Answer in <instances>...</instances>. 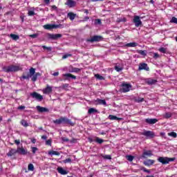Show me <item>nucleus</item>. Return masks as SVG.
<instances>
[{
  "label": "nucleus",
  "mask_w": 177,
  "mask_h": 177,
  "mask_svg": "<svg viewBox=\"0 0 177 177\" xmlns=\"http://www.w3.org/2000/svg\"><path fill=\"white\" fill-rule=\"evenodd\" d=\"M53 122L57 125H60V124H68L71 127H74V122H71V120L67 118V117H61L59 119L53 120Z\"/></svg>",
  "instance_id": "obj_1"
},
{
  "label": "nucleus",
  "mask_w": 177,
  "mask_h": 177,
  "mask_svg": "<svg viewBox=\"0 0 177 177\" xmlns=\"http://www.w3.org/2000/svg\"><path fill=\"white\" fill-rule=\"evenodd\" d=\"M31 77H32L31 80H32V82H35V81H37V80H38V76L37 75H35V68H30L29 74H28L27 75H22V78L24 80H28Z\"/></svg>",
  "instance_id": "obj_2"
},
{
  "label": "nucleus",
  "mask_w": 177,
  "mask_h": 177,
  "mask_svg": "<svg viewBox=\"0 0 177 177\" xmlns=\"http://www.w3.org/2000/svg\"><path fill=\"white\" fill-rule=\"evenodd\" d=\"M20 70H21L20 66L13 64L3 67V71H4V73H17V71H20Z\"/></svg>",
  "instance_id": "obj_3"
},
{
  "label": "nucleus",
  "mask_w": 177,
  "mask_h": 177,
  "mask_svg": "<svg viewBox=\"0 0 177 177\" xmlns=\"http://www.w3.org/2000/svg\"><path fill=\"white\" fill-rule=\"evenodd\" d=\"M176 160L175 158H168V157H159L158 158V161L161 162L163 165H166L167 164H169V162H172Z\"/></svg>",
  "instance_id": "obj_4"
},
{
  "label": "nucleus",
  "mask_w": 177,
  "mask_h": 177,
  "mask_svg": "<svg viewBox=\"0 0 177 177\" xmlns=\"http://www.w3.org/2000/svg\"><path fill=\"white\" fill-rule=\"evenodd\" d=\"M47 39H50L51 41H57L59 38H62L63 35L62 34H52L46 33Z\"/></svg>",
  "instance_id": "obj_5"
},
{
  "label": "nucleus",
  "mask_w": 177,
  "mask_h": 177,
  "mask_svg": "<svg viewBox=\"0 0 177 177\" xmlns=\"http://www.w3.org/2000/svg\"><path fill=\"white\" fill-rule=\"evenodd\" d=\"M141 135L145 136L147 139H153L156 137L154 131H144V132L141 133Z\"/></svg>",
  "instance_id": "obj_6"
},
{
  "label": "nucleus",
  "mask_w": 177,
  "mask_h": 177,
  "mask_svg": "<svg viewBox=\"0 0 177 177\" xmlns=\"http://www.w3.org/2000/svg\"><path fill=\"white\" fill-rule=\"evenodd\" d=\"M121 86L122 88V92L124 93H127V92H129V91H131V88H132V85H131V84H127L125 82H123L122 83Z\"/></svg>",
  "instance_id": "obj_7"
},
{
  "label": "nucleus",
  "mask_w": 177,
  "mask_h": 177,
  "mask_svg": "<svg viewBox=\"0 0 177 177\" xmlns=\"http://www.w3.org/2000/svg\"><path fill=\"white\" fill-rule=\"evenodd\" d=\"M103 41V37L100 35H94L91 39H87V42H100Z\"/></svg>",
  "instance_id": "obj_8"
},
{
  "label": "nucleus",
  "mask_w": 177,
  "mask_h": 177,
  "mask_svg": "<svg viewBox=\"0 0 177 177\" xmlns=\"http://www.w3.org/2000/svg\"><path fill=\"white\" fill-rule=\"evenodd\" d=\"M30 96L33 99H36V100H39V102H42V100H44V96H42L41 94L35 91H34L33 93H31Z\"/></svg>",
  "instance_id": "obj_9"
},
{
  "label": "nucleus",
  "mask_w": 177,
  "mask_h": 177,
  "mask_svg": "<svg viewBox=\"0 0 177 177\" xmlns=\"http://www.w3.org/2000/svg\"><path fill=\"white\" fill-rule=\"evenodd\" d=\"M133 23H134L136 27H140V26H142V21L140 20V17L138 15L134 16Z\"/></svg>",
  "instance_id": "obj_10"
},
{
  "label": "nucleus",
  "mask_w": 177,
  "mask_h": 177,
  "mask_svg": "<svg viewBox=\"0 0 177 177\" xmlns=\"http://www.w3.org/2000/svg\"><path fill=\"white\" fill-rule=\"evenodd\" d=\"M152 156H153V151L144 150L142 157V158H147V157H151Z\"/></svg>",
  "instance_id": "obj_11"
},
{
  "label": "nucleus",
  "mask_w": 177,
  "mask_h": 177,
  "mask_svg": "<svg viewBox=\"0 0 177 177\" xmlns=\"http://www.w3.org/2000/svg\"><path fill=\"white\" fill-rule=\"evenodd\" d=\"M138 70L140 71L142 70H145V71H150V68L147 66L146 63H140L139 64Z\"/></svg>",
  "instance_id": "obj_12"
},
{
  "label": "nucleus",
  "mask_w": 177,
  "mask_h": 177,
  "mask_svg": "<svg viewBox=\"0 0 177 177\" xmlns=\"http://www.w3.org/2000/svg\"><path fill=\"white\" fill-rule=\"evenodd\" d=\"M53 91V88L49 86V84H47L46 87L43 90V93L46 95H49V93H52Z\"/></svg>",
  "instance_id": "obj_13"
},
{
  "label": "nucleus",
  "mask_w": 177,
  "mask_h": 177,
  "mask_svg": "<svg viewBox=\"0 0 177 177\" xmlns=\"http://www.w3.org/2000/svg\"><path fill=\"white\" fill-rule=\"evenodd\" d=\"M36 109L39 113H49V109L39 105L36 106Z\"/></svg>",
  "instance_id": "obj_14"
},
{
  "label": "nucleus",
  "mask_w": 177,
  "mask_h": 177,
  "mask_svg": "<svg viewBox=\"0 0 177 177\" xmlns=\"http://www.w3.org/2000/svg\"><path fill=\"white\" fill-rule=\"evenodd\" d=\"M145 122L147 124H149V125H153L154 124H156V122H158V120L156 118H147L145 119Z\"/></svg>",
  "instance_id": "obj_15"
},
{
  "label": "nucleus",
  "mask_w": 177,
  "mask_h": 177,
  "mask_svg": "<svg viewBox=\"0 0 177 177\" xmlns=\"http://www.w3.org/2000/svg\"><path fill=\"white\" fill-rule=\"evenodd\" d=\"M94 103L96 106L99 104H102L103 106H106L107 104V102H106V100H100L97 98V100H94Z\"/></svg>",
  "instance_id": "obj_16"
},
{
  "label": "nucleus",
  "mask_w": 177,
  "mask_h": 177,
  "mask_svg": "<svg viewBox=\"0 0 177 177\" xmlns=\"http://www.w3.org/2000/svg\"><path fill=\"white\" fill-rule=\"evenodd\" d=\"M43 27L44 30H53V28H57L59 26L56 24H46Z\"/></svg>",
  "instance_id": "obj_17"
},
{
  "label": "nucleus",
  "mask_w": 177,
  "mask_h": 177,
  "mask_svg": "<svg viewBox=\"0 0 177 177\" xmlns=\"http://www.w3.org/2000/svg\"><path fill=\"white\" fill-rule=\"evenodd\" d=\"M154 162H156V160H151V159H147V160H145L143 162V164L144 165H145V167H150L153 165Z\"/></svg>",
  "instance_id": "obj_18"
},
{
  "label": "nucleus",
  "mask_w": 177,
  "mask_h": 177,
  "mask_svg": "<svg viewBox=\"0 0 177 177\" xmlns=\"http://www.w3.org/2000/svg\"><path fill=\"white\" fill-rule=\"evenodd\" d=\"M77 3L74 1L73 0H67L66 2L65 3V5L68 6V8H74L75 6Z\"/></svg>",
  "instance_id": "obj_19"
},
{
  "label": "nucleus",
  "mask_w": 177,
  "mask_h": 177,
  "mask_svg": "<svg viewBox=\"0 0 177 177\" xmlns=\"http://www.w3.org/2000/svg\"><path fill=\"white\" fill-rule=\"evenodd\" d=\"M64 77H65V80H70V78H71L72 80H76L77 79V76L71 74V73H66L63 75Z\"/></svg>",
  "instance_id": "obj_20"
},
{
  "label": "nucleus",
  "mask_w": 177,
  "mask_h": 177,
  "mask_svg": "<svg viewBox=\"0 0 177 177\" xmlns=\"http://www.w3.org/2000/svg\"><path fill=\"white\" fill-rule=\"evenodd\" d=\"M57 171L61 175H67L68 174V171L66 170H64V169H63V167H57Z\"/></svg>",
  "instance_id": "obj_21"
},
{
  "label": "nucleus",
  "mask_w": 177,
  "mask_h": 177,
  "mask_svg": "<svg viewBox=\"0 0 177 177\" xmlns=\"http://www.w3.org/2000/svg\"><path fill=\"white\" fill-rule=\"evenodd\" d=\"M17 152L19 153V154H22V156H26V154H27V151L23 147L18 148Z\"/></svg>",
  "instance_id": "obj_22"
},
{
  "label": "nucleus",
  "mask_w": 177,
  "mask_h": 177,
  "mask_svg": "<svg viewBox=\"0 0 177 177\" xmlns=\"http://www.w3.org/2000/svg\"><path fill=\"white\" fill-rule=\"evenodd\" d=\"M108 118L109 120H111V121H120V120H121V118L114 115H109Z\"/></svg>",
  "instance_id": "obj_23"
},
{
  "label": "nucleus",
  "mask_w": 177,
  "mask_h": 177,
  "mask_svg": "<svg viewBox=\"0 0 177 177\" xmlns=\"http://www.w3.org/2000/svg\"><path fill=\"white\" fill-rule=\"evenodd\" d=\"M138 46V43L136 42H131V43H128L124 46H127V48H136Z\"/></svg>",
  "instance_id": "obj_24"
},
{
  "label": "nucleus",
  "mask_w": 177,
  "mask_h": 177,
  "mask_svg": "<svg viewBox=\"0 0 177 177\" xmlns=\"http://www.w3.org/2000/svg\"><path fill=\"white\" fill-rule=\"evenodd\" d=\"M147 84L148 85H154L155 84H157V80L148 79L147 80Z\"/></svg>",
  "instance_id": "obj_25"
},
{
  "label": "nucleus",
  "mask_w": 177,
  "mask_h": 177,
  "mask_svg": "<svg viewBox=\"0 0 177 177\" xmlns=\"http://www.w3.org/2000/svg\"><path fill=\"white\" fill-rule=\"evenodd\" d=\"M77 16V14H74V12H68V17H69L70 20H71V21H73V20H74V19H75Z\"/></svg>",
  "instance_id": "obj_26"
},
{
  "label": "nucleus",
  "mask_w": 177,
  "mask_h": 177,
  "mask_svg": "<svg viewBox=\"0 0 177 177\" xmlns=\"http://www.w3.org/2000/svg\"><path fill=\"white\" fill-rule=\"evenodd\" d=\"M16 153H17V151H16V149H11L7 153V156H8V157H12V156H15Z\"/></svg>",
  "instance_id": "obj_27"
},
{
  "label": "nucleus",
  "mask_w": 177,
  "mask_h": 177,
  "mask_svg": "<svg viewBox=\"0 0 177 177\" xmlns=\"http://www.w3.org/2000/svg\"><path fill=\"white\" fill-rule=\"evenodd\" d=\"M48 154L50 156H60V153L56 151H49Z\"/></svg>",
  "instance_id": "obj_28"
},
{
  "label": "nucleus",
  "mask_w": 177,
  "mask_h": 177,
  "mask_svg": "<svg viewBox=\"0 0 177 177\" xmlns=\"http://www.w3.org/2000/svg\"><path fill=\"white\" fill-rule=\"evenodd\" d=\"M10 38H12V39H13L14 41H17V39H19L20 38V37H19V35H15V34H10Z\"/></svg>",
  "instance_id": "obj_29"
},
{
  "label": "nucleus",
  "mask_w": 177,
  "mask_h": 177,
  "mask_svg": "<svg viewBox=\"0 0 177 177\" xmlns=\"http://www.w3.org/2000/svg\"><path fill=\"white\" fill-rule=\"evenodd\" d=\"M163 117L168 120V118H171V117H172V113L171 112H167L163 115Z\"/></svg>",
  "instance_id": "obj_30"
},
{
  "label": "nucleus",
  "mask_w": 177,
  "mask_h": 177,
  "mask_svg": "<svg viewBox=\"0 0 177 177\" xmlns=\"http://www.w3.org/2000/svg\"><path fill=\"white\" fill-rule=\"evenodd\" d=\"M95 142H96V143H98L99 145H102V143H103L104 142V140L101 139L99 137H96Z\"/></svg>",
  "instance_id": "obj_31"
},
{
  "label": "nucleus",
  "mask_w": 177,
  "mask_h": 177,
  "mask_svg": "<svg viewBox=\"0 0 177 177\" xmlns=\"http://www.w3.org/2000/svg\"><path fill=\"white\" fill-rule=\"evenodd\" d=\"M88 114H93V113H98L97 109L90 108L88 111Z\"/></svg>",
  "instance_id": "obj_32"
},
{
  "label": "nucleus",
  "mask_w": 177,
  "mask_h": 177,
  "mask_svg": "<svg viewBox=\"0 0 177 177\" xmlns=\"http://www.w3.org/2000/svg\"><path fill=\"white\" fill-rule=\"evenodd\" d=\"M126 21H127V18L125 17H120V18H118L117 19L118 23H126Z\"/></svg>",
  "instance_id": "obj_33"
},
{
  "label": "nucleus",
  "mask_w": 177,
  "mask_h": 177,
  "mask_svg": "<svg viewBox=\"0 0 177 177\" xmlns=\"http://www.w3.org/2000/svg\"><path fill=\"white\" fill-rule=\"evenodd\" d=\"M126 158L127 160H128V161H130V162H132V161H133V159L135 158V156L132 155H127L126 156Z\"/></svg>",
  "instance_id": "obj_34"
},
{
  "label": "nucleus",
  "mask_w": 177,
  "mask_h": 177,
  "mask_svg": "<svg viewBox=\"0 0 177 177\" xmlns=\"http://www.w3.org/2000/svg\"><path fill=\"white\" fill-rule=\"evenodd\" d=\"M21 125H22L23 127H28V123L27 122V120H21L20 122Z\"/></svg>",
  "instance_id": "obj_35"
},
{
  "label": "nucleus",
  "mask_w": 177,
  "mask_h": 177,
  "mask_svg": "<svg viewBox=\"0 0 177 177\" xmlns=\"http://www.w3.org/2000/svg\"><path fill=\"white\" fill-rule=\"evenodd\" d=\"M95 77L97 80H100V81H103V80H104V77L100 75V74H95Z\"/></svg>",
  "instance_id": "obj_36"
},
{
  "label": "nucleus",
  "mask_w": 177,
  "mask_h": 177,
  "mask_svg": "<svg viewBox=\"0 0 177 177\" xmlns=\"http://www.w3.org/2000/svg\"><path fill=\"white\" fill-rule=\"evenodd\" d=\"M28 171H34V165H32V163H30L28 165Z\"/></svg>",
  "instance_id": "obj_37"
},
{
  "label": "nucleus",
  "mask_w": 177,
  "mask_h": 177,
  "mask_svg": "<svg viewBox=\"0 0 177 177\" xmlns=\"http://www.w3.org/2000/svg\"><path fill=\"white\" fill-rule=\"evenodd\" d=\"M137 52L139 53V55H141L142 56H146V50H138Z\"/></svg>",
  "instance_id": "obj_38"
},
{
  "label": "nucleus",
  "mask_w": 177,
  "mask_h": 177,
  "mask_svg": "<svg viewBox=\"0 0 177 177\" xmlns=\"http://www.w3.org/2000/svg\"><path fill=\"white\" fill-rule=\"evenodd\" d=\"M43 49L48 50V52H52V47H48L46 46H42Z\"/></svg>",
  "instance_id": "obj_39"
},
{
  "label": "nucleus",
  "mask_w": 177,
  "mask_h": 177,
  "mask_svg": "<svg viewBox=\"0 0 177 177\" xmlns=\"http://www.w3.org/2000/svg\"><path fill=\"white\" fill-rule=\"evenodd\" d=\"M168 136H171L172 138H176L177 134H176V133L172 131V132L169 133Z\"/></svg>",
  "instance_id": "obj_40"
},
{
  "label": "nucleus",
  "mask_w": 177,
  "mask_h": 177,
  "mask_svg": "<svg viewBox=\"0 0 177 177\" xmlns=\"http://www.w3.org/2000/svg\"><path fill=\"white\" fill-rule=\"evenodd\" d=\"M153 58L155 59V60L160 57V54H158V53H153Z\"/></svg>",
  "instance_id": "obj_41"
},
{
  "label": "nucleus",
  "mask_w": 177,
  "mask_h": 177,
  "mask_svg": "<svg viewBox=\"0 0 177 177\" xmlns=\"http://www.w3.org/2000/svg\"><path fill=\"white\" fill-rule=\"evenodd\" d=\"M159 52H161V53H167V49L164 47H161L158 49Z\"/></svg>",
  "instance_id": "obj_42"
},
{
  "label": "nucleus",
  "mask_w": 177,
  "mask_h": 177,
  "mask_svg": "<svg viewBox=\"0 0 177 177\" xmlns=\"http://www.w3.org/2000/svg\"><path fill=\"white\" fill-rule=\"evenodd\" d=\"M170 23H174V24H177V18L175 17H173L170 20Z\"/></svg>",
  "instance_id": "obj_43"
},
{
  "label": "nucleus",
  "mask_w": 177,
  "mask_h": 177,
  "mask_svg": "<svg viewBox=\"0 0 177 177\" xmlns=\"http://www.w3.org/2000/svg\"><path fill=\"white\" fill-rule=\"evenodd\" d=\"M31 150H32V153L33 154H35V153H37V151H38V149L35 147H32Z\"/></svg>",
  "instance_id": "obj_44"
},
{
  "label": "nucleus",
  "mask_w": 177,
  "mask_h": 177,
  "mask_svg": "<svg viewBox=\"0 0 177 177\" xmlns=\"http://www.w3.org/2000/svg\"><path fill=\"white\" fill-rule=\"evenodd\" d=\"M46 146H52V140L49 139L46 141Z\"/></svg>",
  "instance_id": "obj_45"
},
{
  "label": "nucleus",
  "mask_w": 177,
  "mask_h": 177,
  "mask_svg": "<svg viewBox=\"0 0 177 177\" xmlns=\"http://www.w3.org/2000/svg\"><path fill=\"white\" fill-rule=\"evenodd\" d=\"M136 102L138 103H140L142 102H145V98L143 97H138L137 100H136Z\"/></svg>",
  "instance_id": "obj_46"
},
{
  "label": "nucleus",
  "mask_w": 177,
  "mask_h": 177,
  "mask_svg": "<svg viewBox=\"0 0 177 177\" xmlns=\"http://www.w3.org/2000/svg\"><path fill=\"white\" fill-rule=\"evenodd\" d=\"M28 15V16H35V12L33 10H29Z\"/></svg>",
  "instance_id": "obj_47"
},
{
  "label": "nucleus",
  "mask_w": 177,
  "mask_h": 177,
  "mask_svg": "<svg viewBox=\"0 0 177 177\" xmlns=\"http://www.w3.org/2000/svg\"><path fill=\"white\" fill-rule=\"evenodd\" d=\"M73 56L72 54H65L62 56V59H67V57H71Z\"/></svg>",
  "instance_id": "obj_48"
},
{
  "label": "nucleus",
  "mask_w": 177,
  "mask_h": 177,
  "mask_svg": "<svg viewBox=\"0 0 177 177\" xmlns=\"http://www.w3.org/2000/svg\"><path fill=\"white\" fill-rule=\"evenodd\" d=\"M115 71H118V73H120V71H122V68L116 66H115Z\"/></svg>",
  "instance_id": "obj_49"
},
{
  "label": "nucleus",
  "mask_w": 177,
  "mask_h": 177,
  "mask_svg": "<svg viewBox=\"0 0 177 177\" xmlns=\"http://www.w3.org/2000/svg\"><path fill=\"white\" fill-rule=\"evenodd\" d=\"M103 158H104L105 160H111V156L106 155V156H103Z\"/></svg>",
  "instance_id": "obj_50"
},
{
  "label": "nucleus",
  "mask_w": 177,
  "mask_h": 177,
  "mask_svg": "<svg viewBox=\"0 0 177 177\" xmlns=\"http://www.w3.org/2000/svg\"><path fill=\"white\" fill-rule=\"evenodd\" d=\"M29 37L30 38H37L38 37V34L35 33V34L30 35Z\"/></svg>",
  "instance_id": "obj_51"
},
{
  "label": "nucleus",
  "mask_w": 177,
  "mask_h": 177,
  "mask_svg": "<svg viewBox=\"0 0 177 177\" xmlns=\"http://www.w3.org/2000/svg\"><path fill=\"white\" fill-rule=\"evenodd\" d=\"M73 71L74 73H80V71H81V69L78 68H73Z\"/></svg>",
  "instance_id": "obj_52"
},
{
  "label": "nucleus",
  "mask_w": 177,
  "mask_h": 177,
  "mask_svg": "<svg viewBox=\"0 0 177 177\" xmlns=\"http://www.w3.org/2000/svg\"><path fill=\"white\" fill-rule=\"evenodd\" d=\"M64 164H67V162H71V158H69L64 160Z\"/></svg>",
  "instance_id": "obj_53"
},
{
  "label": "nucleus",
  "mask_w": 177,
  "mask_h": 177,
  "mask_svg": "<svg viewBox=\"0 0 177 177\" xmlns=\"http://www.w3.org/2000/svg\"><path fill=\"white\" fill-rule=\"evenodd\" d=\"M142 171H143L144 172H147V174H150V170L146 169V167H143V168H142Z\"/></svg>",
  "instance_id": "obj_54"
},
{
  "label": "nucleus",
  "mask_w": 177,
  "mask_h": 177,
  "mask_svg": "<svg viewBox=\"0 0 177 177\" xmlns=\"http://www.w3.org/2000/svg\"><path fill=\"white\" fill-rule=\"evenodd\" d=\"M95 23L97 24H102V20H100V19H95Z\"/></svg>",
  "instance_id": "obj_55"
},
{
  "label": "nucleus",
  "mask_w": 177,
  "mask_h": 177,
  "mask_svg": "<svg viewBox=\"0 0 177 177\" xmlns=\"http://www.w3.org/2000/svg\"><path fill=\"white\" fill-rule=\"evenodd\" d=\"M66 88H68V84H64L62 85V89H66Z\"/></svg>",
  "instance_id": "obj_56"
},
{
  "label": "nucleus",
  "mask_w": 177,
  "mask_h": 177,
  "mask_svg": "<svg viewBox=\"0 0 177 177\" xmlns=\"http://www.w3.org/2000/svg\"><path fill=\"white\" fill-rule=\"evenodd\" d=\"M15 144L17 145V146H19V145H20V140H15Z\"/></svg>",
  "instance_id": "obj_57"
},
{
  "label": "nucleus",
  "mask_w": 177,
  "mask_h": 177,
  "mask_svg": "<svg viewBox=\"0 0 177 177\" xmlns=\"http://www.w3.org/2000/svg\"><path fill=\"white\" fill-rule=\"evenodd\" d=\"M24 109H26L25 106H19L18 107V110H24Z\"/></svg>",
  "instance_id": "obj_58"
},
{
  "label": "nucleus",
  "mask_w": 177,
  "mask_h": 177,
  "mask_svg": "<svg viewBox=\"0 0 177 177\" xmlns=\"http://www.w3.org/2000/svg\"><path fill=\"white\" fill-rule=\"evenodd\" d=\"M31 142H32V143H33V145H35V143H37V139L31 138Z\"/></svg>",
  "instance_id": "obj_59"
},
{
  "label": "nucleus",
  "mask_w": 177,
  "mask_h": 177,
  "mask_svg": "<svg viewBox=\"0 0 177 177\" xmlns=\"http://www.w3.org/2000/svg\"><path fill=\"white\" fill-rule=\"evenodd\" d=\"M52 9H53V10H57V7L56 6H52Z\"/></svg>",
  "instance_id": "obj_60"
},
{
  "label": "nucleus",
  "mask_w": 177,
  "mask_h": 177,
  "mask_svg": "<svg viewBox=\"0 0 177 177\" xmlns=\"http://www.w3.org/2000/svg\"><path fill=\"white\" fill-rule=\"evenodd\" d=\"M41 139H43L44 140H46V139H48V137L46 136H42Z\"/></svg>",
  "instance_id": "obj_61"
},
{
  "label": "nucleus",
  "mask_w": 177,
  "mask_h": 177,
  "mask_svg": "<svg viewBox=\"0 0 177 177\" xmlns=\"http://www.w3.org/2000/svg\"><path fill=\"white\" fill-rule=\"evenodd\" d=\"M53 75H54V77H57V75H59V72H55Z\"/></svg>",
  "instance_id": "obj_62"
},
{
  "label": "nucleus",
  "mask_w": 177,
  "mask_h": 177,
  "mask_svg": "<svg viewBox=\"0 0 177 177\" xmlns=\"http://www.w3.org/2000/svg\"><path fill=\"white\" fill-rule=\"evenodd\" d=\"M84 13H86V15H88L89 13V10H86V9H84Z\"/></svg>",
  "instance_id": "obj_63"
},
{
  "label": "nucleus",
  "mask_w": 177,
  "mask_h": 177,
  "mask_svg": "<svg viewBox=\"0 0 177 177\" xmlns=\"http://www.w3.org/2000/svg\"><path fill=\"white\" fill-rule=\"evenodd\" d=\"M45 3H46L47 5L50 3V0H44Z\"/></svg>",
  "instance_id": "obj_64"
}]
</instances>
